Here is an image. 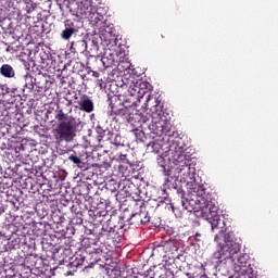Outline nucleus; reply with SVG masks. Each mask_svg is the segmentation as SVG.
<instances>
[{"label":"nucleus","mask_w":278,"mask_h":278,"mask_svg":"<svg viewBox=\"0 0 278 278\" xmlns=\"http://www.w3.org/2000/svg\"><path fill=\"white\" fill-rule=\"evenodd\" d=\"M150 87L151 84L148 81H140L132 87H129V89L134 91L131 103H140V99L146 97V108L152 112L151 114L147 113L146 115L137 113L134 117L129 118L130 121H138L141 129H147L148 127V129L151 131V134H154V136H164V134L166 136L170 131V121H168V117L164 114V111L157 110V98L149 93Z\"/></svg>","instance_id":"obj_1"},{"label":"nucleus","mask_w":278,"mask_h":278,"mask_svg":"<svg viewBox=\"0 0 278 278\" xmlns=\"http://www.w3.org/2000/svg\"><path fill=\"white\" fill-rule=\"evenodd\" d=\"M58 121L56 128L53 130L54 139L56 142H73L77 131H81L84 123L80 118L64 113L60 110L55 115Z\"/></svg>","instance_id":"obj_2"},{"label":"nucleus","mask_w":278,"mask_h":278,"mask_svg":"<svg viewBox=\"0 0 278 278\" xmlns=\"http://www.w3.org/2000/svg\"><path fill=\"white\" fill-rule=\"evenodd\" d=\"M175 150L177 156H175L174 172H176L177 177H180L181 181L185 184H192L197 177V168L190 165V161L186 157V151L188 148L181 142V138L175 140Z\"/></svg>","instance_id":"obj_3"},{"label":"nucleus","mask_w":278,"mask_h":278,"mask_svg":"<svg viewBox=\"0 0 278 278\" xmlns=\"http://www.w3.org/2000/svg\"><path fill=\"white\" fill-rule=\"evenodd\" d=\"M242 244L238 242L236 238V232L228 231L224 235V244L213 254V258L217 260L218 270L225 268V260L236 258L238 253H240Z\"/></svg>","instance_id":"obj_4"},{"label":"nucleus","mask_w":278,"mask_h":278,"mask_svg":"<svg viewBox=\"0 0 278 278\" xmlns=\"http://www.w3.org/2000/svg\"><path fill=\"white\" fill-rule=\"evenodd\" d=\"M193 192H195L197 203L200 205V210H207L208 217L214 218L215 216H220L218 214V207L216 205V199L212 195V193L207 192L205 186L199 185L193 188Z\"/></svg>","instance_id":"obj_5"},{"label":"nucleus","mask_w":278,"mask_h":278,"mask_svg":"<svg viewBox=\"0 0 278 278\" xmlns=\"http://www.w3.org/2000/svg\"><path fill=\"white\" fill-rule=\"evenodd\" d=\"M224 268L223 270H219L222 275H229V265L235 264V266H238L239 268H244L243 273L247 275H251L252 277H255V271L253 268H251V264H249V254L247 253H237L235 258H226L224 261ZM228 264V265H227Z\"/></svg>","instance_id":"obj_6"},{"label":"nucleus","mask_w":278,"mask_h":278,"mask_svg":"<svg viewBox=\"0 0 278 278\" xmlns=\"http://www.w3.org/2000/svg\"><path fill=\"white\" fill-rule=\"evenodd\" d=\"M162 172L165 175L164 188L165 190H176L178 194H181V188L179 187V176H177V172L175 167H170L168 165H161Z\"/></svg>","instance_id":"obj_7"},{"label":"nucleus","mask_w":278,"mask_h":278,"mask_svg":"<svg viewBox=\"0 0 278 278\" xmlns=\"http://www.w3.org/2000/svg\"><path fill=\"white\" fill-rule=\"evenodd\" d=\"M207 220L211 225L212 231H218L219 233L215 236V242H220V236L229 229L227 222L224 218H220V216L208 217Z\"/></svg>","instance_id":"obj_8"},{"label":"nucleus","mask_w":278,"mask_h":278,"mask_svg":"<svg viewBox=\"0 0 278 278\" xmlns=\"http://www.w3.org/2000/svg\"><path fill=\"white\" fill-rule=\"evenodd\" d=\"M108 101H109L111 116H121V118H124V119L129 118L131 113L129 112V108L127 105L121 104V103L116 105L112 98H109Z\"/></svg>","instance_id":"obj_9"},{"label":"nucleus","mask_w":278,"mask_h":278,"mask_svg":"<svg viewBox=\"0 0 278 278\" xmlns=\"http://www.w3.org/2000/svg\"><path fill=\"white\" fill-rule=\"evenodd\" d=\"M73 34H77V28H75V23H73L71 20L65 21V28L61 33V38L63 40H71L73 37Z\"/></svg>","instance_id":"obj_10"},{"label":"nucleus","mask_w":278,"mask_h":278,"mask_svg":"<svg viewBox=\"0 0 278 278\" xmlns=\"http://www.w3.org/2000/svg\"><path fill=\"white\" fill-rule=\"evenodd\" d=\"M78 105L83 112H87V114H90V112H94V102L90 99V97L84 94L80 100L78 101Z\"/></svg>","instance_id":"obj_11"},{"label":"nucleus","mask_w":278,"mask_h":278,"mask_svg":"<svg viewBox=\"0 0 278 278\" xmlns=\"http://www.w3.org/2000/svg\"><path fill=\"white\" fill-rule=\"evenodd\" d=\"M93 62L99 70H101V66H103V68H110L111 66H114V55L110 54V56H108L104 54L101 59L96 58Z\"/></svg>","instance_id":"obj_12"},{"label":"nucleus","mask_w":278,"mask_h":278,"mask_svg":"<svg viewBox=\"0 0 278 278\" xmlns=\"http://www.w3.org/2000/svg\"><path fill=\"white\" fill-rule=\"evenodd\" d=\"M106 141L110 142V144H113V147H125V140H123V136L116 132L108 131L106 134Z\"/></svg>","instance_id":"obj_13"},{"label":"nucleus","mask_w":278,"mask_h":278,"mask_svg":"<svg viewBox=\"0 0 278 278\" xmlns=\"http://www.w3.org/2000/svg\"><path fill=\"white\" fill-rule=\"evenodd\" d=\"M88 48V43H86V40H78L72 42L71 46V52L72 53H84L86 49Z\"/></svg>","instance_id":"obj_14"},{"label":"nucleus","mask_w":278,"mask_h":278,"mask_svg":"<svg viewBox=\"0 0 278 278\" xmlns=\"http://www.w3.org/2000/svg\"><path fill=\"white\" fill-rule=\"evenodd\" d=\"M0 75H2V77H7L8 79H12L13 77H16V72L12 65L3 64L0 67Z\"/></svg>","instance_id":"obj_15"},{"label":"nucleus","mask_w":278,"mask_h":278,"mask_svg":"<svg viewBox=\"0 0 278 278\" xmlns=\"http://www.w3.org/2000/svg\"><path fill=\"white\" fill-rule=\"evenodd\" d=\"M116 229H123V223H119L118 225H114V219H109L106 222V225L102 226V231H106V233H114Z\"/></svg>","instance_id":"obj_16"},{"label":"nucleus","mask_w":278,"mask_h":278,"mask_svg":"<svg viewBox=\"0 0 278 278\" xmlns=\"http://www.w3.org/2000/svg\"><path fill=\"white\" fill-rule=\"evenodd\" d=\"M132 218H137V223H141V225H147V223H150L151 220L149 212L147 211H140L139 213L132 214Z\"/></svg>","instance_id":"obj_17"},{"label":"nucleus","mask_w":278,"mask_h":278,"mask_svg":"<svg viewBox=\"0 0 278 278\" xmlns=\"http://www.w3.org/2000/svg\"><path fill=\"white\" fill-rule=\"evenodd\" d=\"M96 132L98 134L97 139H98L99 144H101V142H103V139L108 140V131L105 129H103V127L97 126Z\"/></svg>","instance_id":"obj_18"},{"label":"nucleus","mask_w":278,"mask_h":278,"mask_svg":"<svg viewBox=\"0 0 278 278\" xmlns=\"http://www.w3.org/2000/svg\"><path fill=\"white\" fill-rule=\"evenodd\" d=\"M129 96L126 97V99L124 100V104L127 105V108H137L138 106V102L131 103V101H134V91L131 89L128 90Z\"/></svg>","instance_id":"obj_19"},{"label":"nucleus","mask_w":278,"mask_h":278,"mask_svg":"<svg viewBox=\"0 0 278 278\" xmlns=\"http://www.w3.org/2000/svg\"><path fill=\"white\" fill-rule=\"evenodd\" d=\"M68 160L70 162L78 166V168H81V164H84V162H81V157L77 155V152L70 154Z\"/></svg>","instance_id":"obj_20"},{"label":"nucleus","mask_w":278,"mask_h":278,"mask_svg":"<svg viewBox=\"0 0 278 278\" xmlns=\"http://www.w3.org/2000/svg\"><path fill=\"white\" fill-rule=\"evenodd\" d=\"M118 168L123 177H129V175L131 174V170L129 169V164L122 163Z\"/></svg>","instance_id":"obj_21"},{"label":"nucleus","mask_w":278,"mask_h":278,"mask_svg":"<svg viewBox=\"0 0 278 278\" xmlns=\"http://www.w3.org/2000/svg\"><path fill=\"white\" fill-rule=\"evenodd\" d=\"M172 210L176 218H184V211H181V208L175 207V205L172 204Z\"/></svg>","instance_id":"obj_22"},{"label":"nucleus","mask_w":278,"mask_h":278,"mask_svg":"<svg viewBox=\"0 0 278 278\" xmlns=\"http://www.w3.org/2000/svg\"><path fill=\"white\" fill-rule=\"evenodd\" d=\"M119 160L122 164H128L129 166H131V163L129 162V160H127V154H121Z\"/></svg>","instance_id":"obj_23"},{"label":"nucleus","mask_w":278,"mask_h":278,"mask_svg":"<svg viewBox=\"0 0 278 278\" xmlns=\"http://www.w3.org/2000/svg\"><path fill=\"white\" fill-rule=\"evenodd\" d=\"M148 149H151V151H155V142L149 143Z\"/></svg>","instance_id":"obj_24"},{"label":"nucleus","mask_w":278,"mask_h":278,"mask_svg":"<svg viewBox=\"0 0 278 278\" xmlns=\"http://www.w3.org/2000/svg\"><path fill=\"white\" fill-rule=\"evenodd\" d=\"M97 86H99V88H103V79H98Z\"/></svg>","instance_id":"obj_25"},{"label":"nucleus","mask_w":278,"mask_h":278,"mask_svg":"<svg viewBox=\"0 0 278 278\" xmlns=\"http://www.w3.org/2000/svg\"><path fill=\"white\" fill-rule=\"evenodd\" d=\"M181 208L182 210H189L188 205H186V201L181 200Z\"/></svg>","instance_id":"obj_26"},{"label":"nucleus","mask_w":278,"mask_h":278,"mask_svg":"<svg viewBox=\"0 0 278 278\" xmlns=\"http://www.w3.org/2000/svg\"><path fill=\"white\" fill-rule=\"evenodd\" d=\"M91 73H92V77L98 78L100 76L99 72L97 71H91Z\"/></svg>","instance_id":"obj_27"},{"label":"nucleus","mask_w":278,"mask_h":278,"mask_svg":"<svg viewBox=\"0 0 278 278\" xmlns=\"http://www.w3.org/2000/svg\"><path fill=\"white\" fill-rule=\"evenodd\" d=\"M200 237H201L200 233H195V240H197V242H201V239H199Z\"/></svg>","instance_id":"obj_28"},{"label":"nucleus","mask_w":278,"mask_h":278,"mask_svg":"<svg viewBox=\"0 0 278 278\" xmlns=\"http://www.w3.org/2000/svg\"><path fill=\"white\" fill-rule=\"evenodd\" d=\"M66 105H67V108H71V105H73V100H67Z\"/></svg>","instance_id":"obj_29"},{"label":"nucleus","mask_w":278,"mask_h":278,"mask_svg":"<svg viewBox=\"0 0 278 278\" xmlns=\"http://www.w3.org/2000/svg\"><path fill=\"white\" fill-rule=\"evenodd\" d=\"M14 90H16V89H13V90H11L9 87H7V89H5V92H14Z\"/></svg>","instance_id":"obj_30"},{"label":"nucleus","mask_w":278,"mask_h":278,"mask_svg":"<svg viewBox=\"0 0 278 278\" xmlns=\"http://www.w3.org/2000/svg\"><path fill=\"white\" fill-rule=\"evenodd\" d=\"M140 134H142V131L135 130V136L138 138V136H140Z\"/></svg>","instance_id":"obj_31"},{"label":"nucleus","mask_w":278,"mask_h":278,"mask_svg":"<svg viewBox=\"0 0 278 278\" xmlns=\"http://www.w3.org/2000/svg\"><path fill=\"white\" fill-rule=\"evenodd\" d=\"M87 71H88V73H90V66H87Z\"/></svg>","instance_id":"obj_32"},{"label":"nucleus","mask_w":278,"mask_h":278,"mask_svg":"<svg viewBox=\"0 0 278 278\" xmlns=\"http://www.w3.org/2000/svg\"><path fill=\"white\" fill-rule=\"evenodd\" d=\"M76 64H77V66H79V65H80V66H84L81 63H76Z\"/></svg>","instance_id":"obj_33"},{"label":"nucleus","mask_w":278,"mask_h":278,"mask_svg":"<svg viewBox=\"0 0 278 278\" xmlns=\"http://www.w3.org/2000/svg\"><path fill=\"white\" fill-rule=\"evenodd\" d=\"M30 88H34V84H30Z\"/></svg>","instance_id":"obj_34"}]
</instances>
